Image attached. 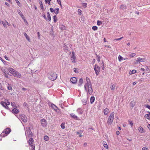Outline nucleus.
<instances>
[{
	"mask_svg": "<svg viewBox=\"0 0 150 150\" xmlns=\"http://www.w3.org/2000/svg\"><path fill=\"white\" fill-rule=\"evenodd\" d=\"M114 112H112L110 113L107 121V123L108 125H110L114 119Z\"/></svg>",
	"mask_w": 150,
	"mask_h": 150,
	"instance_id": "1",
	"label": "nucleus"
},
{
	"mask_svg": "<svg viewBox=\"0 0 150 150\" xmlns=\"http://www.w3.org/2000/svg\"><path fill=\"white\" fill-rule=\"evenodd\" d=\"M57 77V74L54 72H51L48 75V78L52 81L55 80Z\"/></svg>",
	"mask_w": 150,
	"mask_h": 150,
	"instance_id": "2",
	"label": "nucleus"
},
{
	"mask_svg": "<svg viewBox=\"0 0 150 150\" xmlns=\"http://www.w3.org/2000/svg\"><path fill=\"white\" fill-rule=\"evenodd\" d=\"M147 61V59L145 58H142L140 57L137 58L135 61L134 62V64H138L140 62H144Z\"/></svg>",
	"mask_w": 150,
	"mask_h": 150,
	"instance_id": "3",
	"label": "nucleus"
},
{
	"mask_svg": "<svg viewBox=\"0 0 150 150\" xmlns=\"http://www.w3.org/2000/svg\"><path fill=\"white\" fill-rule=\"evenodd\" d=\"M94 69L95 71L96 74L97 75H98L100 71V67L98 65L96 64L94 67Z\"/></svg>",
	"mask_w": 150,
	"mask_h": 150,
	"instance_id": "4",
	"label": "nucleus"
},
{
	"mask_svg": "<svg viewBox=\"0 0 150 150\" xmlns=\"http://www.w3.org/2000/svg\"><path fill=\"white\" fill-rule=\"evenodd\" d=\"M31 132L29 127H27L26 128V131L25 132V134L26 136L29 137L32 136V134Z\"/></svg>",
	"mask_w": 150,
	"mask_h": 150,
	"instance_id": "5",
	"label": "nucleus"
},
{
	"mask_svg": "<svg viewBox=\"0 0 150 150\" xmlns=\"http://www.w3.org/2000/svg\"><path fill=\"white\" fill-rule=\"evenodd\" d=\"M20 118L24 122H26L27 121V119L26 117L24 115H21L19 116Z\"/></svg>",
	"mask_w": 150,
	"mask_h": 150,
	"instance_id": "6",
	"label": "nucleus"
},
{
	"mask_svg": "<svg viewBox=\"0 0 150 150\" xmlns=\"http://www.w3.org/2000/svg\"><path fill=\"white\" fill-rule=\"evenodd\" d=\"M91 83L88 77H86V84L84 85V88L85 90L87 91L86 86L89 87L90 86L89 84Z\"/></svg>",
	"mask_w": 150,
	"mask_h": 150,
	"instance_id": "7",
	"label": "nucleus"
},
{
	"mask_svg": "<svg viewBox=\"0 0 150 150\" xmlns=\"http://www.w3.org/2000/svg\"><path fill=\"white\" fill-rule=\"evenodd\" d=\"M90 86L88 87V93L90 95H91L93 92V89L92 88V85L91 84V83H90V84H89Z\"/></svg>",
	"mask_w": 150,
	"mask_h": 150,
	"instance_id": "8",
	"label": "nucleus"
},
{
	"mask_svg": "<svg viewBox=\"0 0 150 150\" xmlns=\"http://www.w3.org/2000/svg\"><path fill=\"white\" fill-rule=\"evenodd\" d=\"M13 76L18 78H20L21 77V74L17 71H16Z\"/></svg>",
	"mask_w": 150,
	"mask_h": 150,
	"instance_id": "9",
	"label": "nucleus"
},
{
	"mask_svg": "<svg viewBox=\"0 0 150 150\" xmlns=\"http://www.w3.org/2000/svg\"><path fill=\"white\" fill-rule=\"evenodd\" d=\"M8 70L10 73L13 76L14 75L16 71L11 68H9L8 69Z\"/></svg>",
	"mask_w": 150,
	"mask_h": 150,
	"instance_id": "10",
	"label": "nucleus"
},
{
	"mask_svg": "<svg viewBox=\"0 0 150 150\" xmlns=\"http://www.w3.org/2000/svg\"><path fill=\"white\" fill-rule=\"evenodd\" d=\"M50 106L55 111L57 112L58 108L55 105L53 104H51Z\"/></svg>",
	"mask_w": 150,
	"mask_h": 150,
	"instance_id": "11",
	"label": "nucleus"
},
{
	"mask_svg": "<svg viewBox=\"0 0 150 150\" xmlns=\"http://www.w3.org/2000/svg\"><path fill=\"white\" fill-rule=\"evenodd\" d=\"M7 135H8L11 132V129L9 128H6L4 130Z\"/></svg>",
	"mask_w": 150,
	"mask_h": 150,
	"instance_id": "12",
	"label": "nucleus"
},
{
	"mask_svg": "<svg viewBox=\"0 0 150 150\" xmlns=\"http://www.w3.org/2000/svg\"><path fill=\"white\" fill-rule=\"evenodd\" d=\"M70 80L71 82L73 83H76L77 81L76 78L75 77L71 78Z\"/></svg>",
	"mask_w": 150,
	"mask_h": 150,
	"instance_id": "13",
	"label": "nucleus"
},
{
	"mask_svg": "<svg viewBox=\"0 0 150 150\" xmlns=\"http://www.w3.org/2000/svg\"><path fill=\"white\" fill-rule=\"evenodd\" d=\"M41 123L43 127H45L46 125V121L45 119H42L41 120Z\"/></svg>",
	"mask_w": 150,
	"mask_h": 150,
	"instance_id": "14",
	"label": "nucleus"
},
{
	"mask_svg": "<svg viewBox=\"0 0 150 150\" xmlns=\"http://www.w3.org/2000/svg\"><path fill=\"white\" fill-rule=\"evenodd\" d=\"M1 105L4 107L6 109H8V107L6 105V102H1Z\"/></svg>",
	"mask_w": 150,
	"mask_h": 150,
	"instance_id": "15",
	"label": "nucleus"
},
{
	"mask_svg": "<svg viewBox=\"0 0 150 150\" xmlns=\"http://www.w3.org/2000/svg\"><path fill=\"white\" fill-rule=\"evenodd\" d=\"M110 88L112 91H114L115 89V85L112 83H110Z\"/></svg>",
	"mask_w": 150,
	"mask_h": 150,
	"instance_id": "16",
	"label": "nucleus"
},
{
	"mask_svg": "<svg viewBox=\"0 0 150 150\" xmlns=\"http://www.w3.org/2000/svg\"><path fill=\"white\" fill-rule=\"evenodd\" d=\"M70 116H71V117L73 118L74 119H76L77 120H79V118L75 115L73 113L71 114H70Z\"/></svg>",
	"mask_w": 150,
	"mask_h": 150,
	"instance_id": "17",
	"label": "nucleus"
},
{
	"mask_svg": "<svg viewBox=\"0 0 150 150\" xmlns=\"http://www.w3.org/2000/svg\"><path fill=\"white\" fill-rule=\"evenodd\" d=\"M109 112V110L108 108H105L104 110V113L105 115H107Z\"/></svg>",
	"mask_w": 150,
	"mask_h": 150,
	"instance_id": "18",
	"label": "nucleus"
},
{
	"mask_svg": "<svg viewBox=\"0 0 150 150\" xmlns=\"http://www.w3.org/2000/svg\"><path fill=\"white\" fill-rule=\"evenodd\" d=\"M83 82V79L81 78L79 81L78 85L79 86H80L82 85Z\"/></svg>",
	"mask_w": 150,
	"mask_h": 150,
	"instance_id": "19",
	"label": "nucleus"
},
{
	"mask_svg": "<svg viewBox=\"0 0 150 150\" xmlns=\"http://www.w3.org/2000/svg\"><path fill=\"white\" fill-rule=\"evenodd\" d=\"M33 139L32 138H31L28 141L29 144L31 145V144H33Z\"/></svg>",
	"mask_w": 150,
	"mask_h": 150,
	"instance_id": "20",
	"label": "nucleus"
},
{
	"mask_svg": "<svg viewBox=\"0 0 150 150\" xmlns=\"http://www.w3.org/2000/svg\"><path fill=\"white\" fill-rule=\"evenodd\" d=\"M24 35L25 36V38H26V39H27V40L29 42H30V39L29 36L27 35V34L25 33H24Z\"/></svg>",
	"mask_w": 150,
	"mask_h": 150,
	"instance_id": "21",
	"label": "nucleus"
},
{
	"mask_svg": "<svg viewBox=\"0 0 150 150\" xmlns=\"http://www.w3.org/2000/svg\"><path fill=\"white\" fill-rule=\"evenodd\" d=\"M59 28L62 30H64L65 29V27L64 25L61 24L59 25Z\"/></svg>",
	"mask_w": 150,
	"mask_h": 150,
	"instance_id": "22",
	"label": "nucleus"
},
{
	"mask_svg": "<svg viewBox=\"0 0 150 150\" xmlns=\"http://www.w3.org/2000/svg\"><path fill=\"white\" fill-rule=\"evenodd\" d=\"M12 111L13 112L17 114L19 112V110L18 109H16V108H15L12 110Z\"/></svg>",
	"mask_w": 150,
	"mask_h": 150,
	"instance_id": "23",
	"label": "nucleus"
},
{
	"mask_svg": "<svg viewBox=\"0 0 150 150\" xmlns=\"http://www.w3.org/2000/svg\"><path fill=\"white\" fill-rule=\"evenodd\" d=\"M75 57L74 55H72L71 57V59L72 60V62L73 63H75Z\"/></svg>",
	"mask_w": 150,
	"mask_h": 150,
	"instance_id": "24",
	"label": "nucleus"
},
{
	"mask_svg": "<svg viewBox=\"0 0 150 150\" xmlns=\"http://www.w3.org/2000/svg\"><path fill=\"white\" fill-rule=\"evenodd\" d=\"M95 100V98L94 96H91L90 98V102L91 104H92Z\"/></svg>",
	"mask_w": 150,
	"mask_h": 150,
	"instance_id": "25",
	"label": "nucleus"
},
{
	"mask_svg": "<svg viewBox=\"0 0 150 150\" xmlns=\"http://www.w3.org/2000/svg\"><path fill=\"white\" fill-rule=\"evenodd\" d=\"M47 17L48 19L50 21L51 20V17L49 12H47Z\"/></svg>",
	"mask_w": 150,
	"mask_h": 150,
	"instance_id": "26",
	"label": "nucleus"
},
{
	"mask_svg": "<svg viewBox=\"0 0 150 150\" xmlns=\"http://www.w3.org/2000/svg\"><path fill=\"white\" fill-rule=\"evenodd\" d=\"M135 102L134 101H132L130 103V106L132 107V108H133L135 105Z\"/></svg>",
	"mask_w": 150,
	"mask_h": 150,
	"instance_id": "27",
	"label": "nucleus"
},
{
	"mask_svg": "<svg viewBox=\"0 0 150 150\" xmlns=\"http://www.w3.org/2000/svg\"><path fill=\"white\" fill-rule=\"evenodd\" d=\"M59 12V9L58 8H56L54 9V13L56 14H57Z\"/></svg>",
	"mask_w": 150,
	"mask_h": 150,
	"instance_id": "28",
	"label": "nucleus"
},
{
	"mask_svg": "<svg viewBox=\"0 0 150 150\" xmlns=\"http://www.w3.org/2000/svg\"><path fill=\"white\" fill-rule=\"evenodd\" d=\"M136 73V71L135 70H133L132 71H131L129 72V74L131 75L133 74H135Z\"/></svg>",
	"mask_w": 150,
	"mask_h": 150,
	"instance_id": "29",
	"label": "nucleus"
},
{
	"mask_svg": "<svg viewBox=\"0 0 150 150\" xmlns=\"http://www.w3.org/2000/svg\"><path fill=\"white\" fill-rule=\"evenodd\" d=\"M11 105L14 108H17V107L16 105L15 102H12L11 103Z\"/></svg>",
	"mask_w": 150,
	"mask_h": 150,
	"instance_id": "30",
	"label": "nucleus"
},
{
	"mask_svg": "<svg viewBox=\"0 0 150 150\" xmlns=\"http://www.w3.org/2000/svg\"><path fill=\"white\" fill-rule=\"evenodd\" d=\"M7 135H6V134L5 133L4 131L2 132L1 133V136L2 137L6 136Z\"/></svg>",
	"mask_w": 150,
	"mask_h": 150,
	"instance_id": "31",
	"label": "nucleus"
},
{
	"mask_svg": "<svg viewBox=\"0 0 150 150\" xmlns=\"http://www.w3.org/2000/svg\"><path fill=\"white\" fill-rule=\"evenodd\" d=\"M146 70L148 72H150V67L146 66Z\"/></svg>",
	"mask_w": 150,
	"mask_h": 150,
	"instance_id": "32",
	"label": "nucleus"
},
{
	"mask_svg": "<svg viewBox=\"0 0 150 150\" xmlns=\"http://www.w3.org/2000/svg\"><path fill=\"white\" fill-rule=\"evenodd\" d=\"M119 61L120 62H121L122 60H123L124 59L123 58V57L121 56L120 55H119L118 57Z\"/></svg>",
	"mask_w": 150,
	"mask_h": 150,
	"instance_id": "33",
	"label": "nucleus"
},
{
	"mask_svg": "<svg viewBox=\"0 0 150 150\" xmlns=\"http://www.w3.org/2000/svg\"><path fill=\"white\" fill-rule=\"evenodd\" d=\"M128 122H129V124L131 126H133V122L132 121H131L130 120H129Z\"/></svg>",
	"mask_w": 150,
	"mask_h": 150,
	"instance_id": "34",
	"label": "nucleus"
},
{
	"mask_svg": "<svg viewBox=\"0 0 150 150\" xmlns=\"http://www.w3.org/2000/svg\"><path fill=\"white\" fill-rule=\"evenodd\" d=\"M44 139L45 141H48L49 140V138L47 136H45L44 137Z\"/></svg>",
	"mask_w": 150,
	"mask_h": 150,
	"instance_id": "35",
	"label": "nucleus"
},
{
	"mask_svg": "<svg viewBox=\"0 0 150 150\" xmlns=\"http://www.w3.org/2000/svg\"><path fill=\"white\" fill-rule=\"evenodd\" d=\"M143 128L141 127H140L139 129V131L141 133L143 132Z\"/></svg>",
	"mask_w": 150,
	"mask_h": 150,
	"instance_id": "36",
	"label": "nucleus"
},
{
	"mask_svg": "<svg viewBox=\"0 0 150 150\" xmlns=\"http://www.w3.org/2000/svg\"><path fill=\"white\" fill-rule=\"evenodd\" d=\"M54 21V23H56L57 21V18L56 16H53Z\"/></svg>",
	"mask_w": 150,
	"mask_h": 150,
	"instance_id": "37",
	"label": "nucleus"
},
{
	"mask_svg": "<svg viewBox=\"0 0 150 150\" xmlns=\"http://www.w3.org/2000/svg\"><path fill=\"white\" fill-rule=\"evenodd\" d=\"M98 28L96 26H93L92 27V29L94 30H96Z\"/></svg>",
	"mask_w": 150,
	"mask_h": 150,
	"instance_id": "38",
	"label": "nucleus"
},
{
	"mask_svg": "<svg viewBox=\"0 0 150 150\" xmlns=\"http://www.w3.org/2000/svg\"><path fill=\"white\" fill-rule=\"evenodd\" d=\"M97 24L98 25H100L102 24V22L101 21L98 20L97 21Z\"/></svg>",
	"mask_w": 150,
	"mask_h": 150,
	"instance_id": "39",
	"label": "nucleus"
},
{
	"mask_svg": "<svg viewBox=\"0 0 150 150\" xmlns=\"http://www.w3.org/2000/svg\"><path fill=\"white\" fill-rule=\"evenodd\" d=\"M40 6L41 8L42 9H43V8H44V7H43V4H42V1H40Z\"/></svg>",
	"mask_w": 150,
	"mask_h": 150,
	"instance_id": "40",
	"label": "nucleus"
},
{
	"mask_svg": "<svg viewBox=\"0 0 150 150\" xmlns=\"http://www.w3.org/2000/svg\"><path fill=\"white\" fill-rule=\"evenodd\" d=\"M15 1H16V3H17V4L18 5V6H20L21 4L18 1V0H15Z\"/></svg>",
	"mask_w": 150,
	"mask_h": 150,
	"instance_id": "41",
	"label": "nucleus"
},
{
	"mask_svg": "<svg viewBox=\"0 0 150 150\" xmlns=\"http://www.w3.org/2000/svg\"><path fill=\"white\" fill-rule=\"evenodd\" d=\"M5 102H6V105L8 106V105H10V102H9L8 101V100H5Z\"/></svg>",
	"mask_w": 150,
	"mask_h": 150,
	"instance_id": "42",
	"label": "nucleus"
},
{
	"mask_svg": "<svg viewBox=\"0 0 150 150\" xmlns=\"http://www.w3.org/2000/svg\"><path fill=\"white\" fill-rule=\"evenodd\" d=\"M96 56L97 57V60L99 62L100 61V57L97 54H96Z\"/></svg>",
	"mask_w": 150,
	"mask_h": 150,
	"instance_id": "43",
	"label": "nucleus"
},
{
	"mask_svg": "<svg viewBox=\"0 0 150 150\" xmlns=\"http://www.w3.org/2000/svg\"><path fill=\"white\" fill-rule=\"evenodd\" d=\"M61 128L62 129H64V123H62V124H61Z\"/></svg>",
	"mask_w": 150,
	"mask_h": 150,
	"instance_id": "44",
	"label": "nucleus"
},
{
	"mask_svg": "<svg viewBox=\"0 0 150 150\" xmlns=\"http://www.w3.org/2000/svg\"><path fill=\"white\" fill-rule=\"evenodd\" d=\"M8 89L9 90H11L12 89V88L11 86L9 85L7 87Z\"/></svg>",
	"mask_w": 150,
	"mask_h": 150,
	"instance_id": "45",
	"label": "nucleus"
},
{
	"mask_svg": "<svg viewBox=\"0 0 150 150\" xmlns=\"http://www.w3.org/2000/svg\"><path fill=\"white\" fill-rule=\"evenodd\" d=\"M135 55H136L135 53H132L130 55V56L131 57H131H134L135 56Z\"/></svg>",
	"mask_w": 150,
	"mask_h": 150,
	"instance_id": "46",
	"label": "nucleus"
},
{
	"mask_svg": "<svg viewBox=\"0 0 150 150\" xmlns=\"http://www.w3.org/2000/svg\"><path fill=\"white\" fill-rule=\"evenodd\" d=\"M51 1V0H45V1L46 2H48V4L49 5L50 4V1Z\"/></svg>",
	"mask_w": 150,
	"mask_h": 150,
	"instance_id": "47",
	"label": "nucleus"
},
{
	"mask_svg": "<svg viewBox=\"0 0 150 150\" xmlns=\"http://www.w3.org/2000/svg\"><path fill=\"white\" fill-rule=\"evenodd\" d=\"M125 7V6L124 5H121L120 7V9H123V8H124Z\"/></svg>",
	"mask_w": 150,
	"mask_h": 150,
	"instance_id": "48",
	"label": "nucleus"
},
{
	"mask_svg": "<svg viewBox=\"0 0 150 150\" xmlns=\"http://www.w3.org/2000/svg\"><path fill=\"white\" fill-rule=\"evenodd\" d=\"M145 117L147 119H150L149 114H146L145 115Z\"/></svg>",
	"mask_w": 150,
	"mask_h": 150,
	"instance_id": "49",
	"label": "nucleus"
},
{
	"mask_svg": "<svg viewBox=\"0 0 150 150\" xmlns=\"http://www.w3.org/2000/svg\"><path fill=\"white\" fill-rule=\"evenodd\" d=\"M123 38V37H121L120 38H117V39H115L114 40L115 41L119 40H120L122 39Z\"/></svg>",
	"mask_w": 150,
	"mask_h": 150,
	"instance_id": "50",
	"label": "nucleus"
},
{
	"mask_svg": "<svg viewBox=\"0 0 150 150\" xmlns=\"http://www.w3.org/2000/svg\"><path fill=\"white\" fill-rule=\"evenodd\" d=\"M103 146L105 148L108 149V145L107 144H103Z\"/></svg>",
	"mask_w": 150,
	"mask_h": 150,
	"instance_id": "51",
	"label": "nucleus"
},
{
	"mask_svg": "<svg viewBox=\"0 0 150 150\" xmlns=\"http://www.w3.org/2000/svg\"><path fill=\"white\" fill-rule=\"evenodd\" d=\"M18 12L21 16L23 14L20 10L18 11Z\"/></svg>",
	"mask_w": 150,
	"mask_h": 150,
	"instance_id": "52",
	"label": "nucleus"
},
{
	"mask_svg": "<svg viewBox=\"0 0 150 150\" xmlns=\"http://www.w3.org/2000/svg\"><path fill=\"white\" fill-rule=\"evenodd\" d=\"M81 11H82L80 9H78V12L79 13V15H81Z\"/></svg>",
	"mask_w": 150,
	"mask_h": 150,
	"instance_id": "53",
	"label": "nucleus"
},
{
	"mask_svg": "<svg viewBox=\"0 0 150 150\" xmlns=\"http://www.w3.org/2000/svg\"><path fill=\"white\" fill-rule=\"evenodd\" d=\"M82 4H83V6L84 7L86 8L87 6V4L86 3H82Z\"/></svg>",
	"mask_w": 150,
	"mask_h": 150,
	"instance_id": "54",
	"label": "nucleus"
},
{
	"mask_svg": "<svg viewBox=\"0 0 150 150\" xmlns=\"http://www.w3.org/2000/svg\"><path fill=\"white\" fill-rule=\"evenodd\" d=\"M50 11L51 12H54V9L53 8H50Z\"/></svg>",
	"mask_w": 150,
	"mask_h": 150,
	"instance_id": "55",
	"label": "nucleus"
},
{
	"mask_svg": "<svg viewBox=\"0 0 150 150\" xmlns=\"http://www.w3.org/2000/svg\"><path fill=\"white\" fill-rule=\"evenodd\" d=\"M31 146L32 149H35V146L34 145L31 144Z\"/></svg>",
	"mask_w": 150,
	"mask_h": 150,
	"instance_id": "56",
	"label": "nucleus"
},
{
	"mask_svg": "<svg viewBox=\"0 0 150 150\" xmlns=\"http://www.w3.org/2000/svg\"><path fill=\"white\" fill-rule=\"evenodd\" d=\"M102 68L103 70L104 69V65L103 64V61H102Z\"/></svg>",
	"mask_w": 150,
	"mask_h": 150,
	"instance_id": "57",
	"label": "nucleus"
},
{
	"mask_svg": "<svg viewBox=\"0 0 150 150\" xmlns=\"http://www.w3.org/2000/svg\"><path fill=\"white\" fill-rule=\"evenodd\" d=\"M57 2L59 4H60V6H61V2L60 0H57Z\"/></svg>",
	"mask_w": 150,
	"mask_h": 150,
	"instance_id": "58",
	"label": "nucleus"
},
{
	"mask_svg": "<svg viewBox=\"0 0 150 150\" xmlns=\"http://www.w3.org/2000/svg\"><path fill=\"white\" fill-rule=\"evenodd\" d=\"M83 105H85L86 104V101L85 100H84V101H83Z\"/></svg>",
	"mask_w": 150,
	"mask_h": 150,
	"instance_id": "59",
	"label": "nucleus"
},
{
	"mask_svg": "<svg viewBox=\"0 0 150 150\" xmlns=\"http://www.w3.org/2000/svg\"><path fill=\"white\" fill-rule=\"evenodd\" d=\"M74 72H76V73L78 72V70H77V69H76L74 68Z\"/></svg>",
	"mask_w": 150,
	"mask_h": 150,
	"instance_id": "60",
	"label": "nucleus"
},
{
	"mask_svg": "<svg viewBox=\"0 0 150 150\" xmlns=\"http://www.w3.org/2000/svg\"><path fill=\"white\" fill-rule=\"evenodd\" d=\"M142 150H147V148L145 147H143L142 149Z\"/></svg>",
	"mask_w": 150,
	"mask_h": 150,
	"instance_id": "61",
	"label": "nucleus"
},
{
	"mask_svg": "<svg viewBox=\"0 0 150 150\" xmlns=\"http://www.w3.org/2000/svg\"><path fill=\"white\" fill-rule=\"evenodd\" d=\"M22 89L23 91H25L27 90V88H23Z\"/></svg>",
	"mask_w": 150,
	"mask_h": 150,
	"instance_id": "62",
	"label": "nucleus"
},
{
	"mask_svg": "<svg viewBox=\"0 0 150 150\" xmlns=\"http://www.w3.org/2000/svg\"><path fill=\"white\" fill-rule=\"evenodd\" d=\"M146 107L150 110V106L149 105H147Z\"/></svg>",
	"mask_w": 150,
	"mask_h": 150,
	"instance_id": "63",
	"label": "nucleus"
},
{
	"mask_svg": "<svg viewBox=\"0 0 150 150\" xmlns=\"http://www.w3.org/2000/svg\"><path fill=\"white\" fill-rule=\"evenodd\" d=\"M148 128L150 130V124H148L147 125Z\"/></svg>",
	"mask_w": 150,
	"mask_h": 150,
	"instance_id": "64",
	"label": "nucleus"
}]
</instances>
